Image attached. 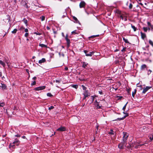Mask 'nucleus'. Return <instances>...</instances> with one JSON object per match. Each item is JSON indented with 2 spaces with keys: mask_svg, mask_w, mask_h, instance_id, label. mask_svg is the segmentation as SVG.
Listing matches in <instances>:
<instances>
[{
  "mask_svg": "<svg viewBox=\"0 0 153 153\" xmlns=\"http://www.w3.org/2000/svg\"><path fill=\"white\" fill-rule=\"evenodd\" d=\"M34 34H36V35H40L42 34V33H37L36 32H35L34 33Z\"/></svg>",
  "mask_w": 153,
  "mask_h": 153,
  "instance_id": "de8ad7c7",
  "label": "nucleus"
},
{
  "mask_svg": "<svg viewBox=\"0 0 153 153\" xmlns=\"http://www.w3.org/2000/svg\"><path fill=\"white\" fill-rule=\"evenodd\" d=\"M82 63L83 64L82 67L85 68L87 65H88V64L85 62H83Z\"/></svg>",
  "mask_w": 153,
  "mask_h": 153,
  "instance_id": "f3484780",
  "label": "nucleus"
},
{
  "mask_svg": "<svg viewBox=\"0 0 153 153\" xmlns=\"http://www.w3.org/2000/svg\"><path fill=\"white\" fill-rule=\"evenodd\" d=\"M79 33V31L77 30H75L71 32V34L75 35L76 34H78Z\"/></svg>",
  "mask_w": 153,
  "mask_h": 153,
  "instance_id": "2eb2a0df",
  "label": "nucleus"
},
{
  "mask_svg": "<svg viewBox=\"0 0 153 153\" xmlns=\"http://www.w3.org/2000/svg\"><path fill=\"white\" fill-rule=\"evenodd\" d=\"M140 33L141 34V37L142 39H144L146 37V34L145 33H143L142 32H141Z\"/></svg>",
  "mask_w": 153,
  "mask_h": 153,
  "instance_id": "4468645a",
  "label": "nucleus"
},
{
  "mask_svg": "<svg viewBox=\"0 0 153 153\" xmlns=\"http://www.w3.org/2000/svg\"><path fill=\"white\" fill-rule=\"evenodd\" d=\"M86 5V3L84 1H82L79 4V6L80 8L84 7Z\"/></svg>",
  "mask_w": 153,
  "mask_h": 153,
  "instance_id": "f8f14e48",
  "label": "nucleus"
},
{
  "mask_svg": "<svg viewBox=\"0 0 153 153\" xmlns=\"http://www.w3.org/2000/svg\"><path fill=\"white\" fill-rule=\"evenodd\" d=\"M25 31L26 33H27L28 31V30L27 28L25 29Z\"/></svg>",
  "mask_w": 153,
  "mask_h": 153,
  "instance_id": "69168bd1",
  "label": "nucleus"
},
{
  "mask_svg": "<svg viewBox=\"0 0 153 153\" xmlns=\"http://www.w3.org/2000/svg\"><path fill=\"white\" fill-rule=\"evenodd\" d=\"M57 131H63L66 130V128L65 127L61 126L57 129Z\"/></svg>",
  "mask_w": 153,
  "mask_h": 153,
  "instance_id": "9d476101",
  "label": "nucleus"
},
{
  "mask_svg": "<svg viewBox=\"0 0 153 153\" xmlns=\"http://www.w3.org/2000/svg\"><path fill=\"white\" fill-rule=\"evenodd\" d=\"M25 29V27H23V26H22L20 28H19V30H22L23 29Z\"/></svg>",
  "mask_w": 153,
  "mask_h": 153,
  "instance_id": "6e6d98bb",
  "label": "nucleus"
},
{
  "mask_svg": "<svg viewBox=\"0 0 153 153\" xmlns=\"http://www.w3.org/2000/svg\"><path fill=\"white\" fill-rule=\"evenodd\" d=\"M117 97L118 98V100H121L123 98V97L122 96H117Z\"/></svg>",
  "mask_w": 153,
  "mask_h": 153,
  "instance_id": "13d9d810",
  "label": "nucleus"
},
{
  "mask_svg": "<svg viewBox=\"0 0 153 153\" xmlns=\"http://www.w3.org/2000/svg\"><path fill=\"white\" fill-rule=\"evenodd\" d=\"M152 72V71L150 69H149L148 70V74L149 75Z\"/></svg>",
  "mask_w": 153,
  "mask_h": 153,
  "instance_id": "bf43d9fd",
  "label": "nucleus"
},
{
  "mask_svg": "<svg viewBox=\"0 0 153 153\" xmlns=\"http://www.w3.org/2000/svg\"><path fill=\"white\" fill-rule=\"evenodd\" d=\"M126 47H124L123 49L121 50V52H124V51H126Z\"/></svg>",
  "mask_w": 153,
  "mask_h": 153,
  "instance_id": "09e8293b",
  "label": "nucleus"
},
{
  "mask_svg": "<svg viewBox=\"0 0 153 153\" xmlns=\"http://www.w3.org/2000/svg\"><path fill=\"white\" fill-rule=\"evenodd\" d=\"M110 131L111 132H109L108 134H111V135H114V133L113 132V130L112 129H111L110 130Z\"/></svg>",
  "mask_w": 153,
  "mask_h": 153,
  "instance_id": "c03bdc74",
  "label": "nucleus"
},
{
  "mask_svg": "<svg viewBox=\"0 0 153 153\" xmlns=\"http://www.w3.org/2000/svg\"><path fill=\"white\" fill-rule=\"evenodd\" d=\"M133 7V5L131 3H130L129 4V8L130 9H131Z\"/></svg>",
  "mask_w": 153,
  "mask_h": 153,
  "instance_id": "79ce46f5",
  "label": "nucleus"
},
{
  "mask_svg": "<svg viewBox=\"0 0 153 153\" xmlns=\"http://www.w3.org/2000/svg\"><path fill=\"white\" fill-rule=\"evenodd\" d=\"M17 29H14L12 31V33H16L17 31Z\"/></svg>",
  "mask_w": 153,
  "mask_h": 153,
  "instance_id": "c9c22d12",
  "label": "nucleus"
},
{
  "mask_svg": "<svg viewBox=\"0 0 153 153\" xmlns=\"http://www.w3.org/2000/svg\"><path fill=\"white\" fill-rule=\"evenodd\" d=\"M36 81H34L31 84V86L34 85H36Z\"/></svg>",
  "mask_w": 153,
  "mask_h": 153,
  "instance_id": "a18cd8bd",
  "label": "nucleus"
},
{
  "mask_svg": "<svg viewBox=\"0 0 153 153\" xmlns=\"http://www.w3.org/2000/svg\"><path fill=\"white\" fill-rule=\"evenodd\" d=\"M84 97L83 98V100H85L87 97L89 96L90 95V94L89 93L88 90H86L85 91L84 93H83Z\"/></svg>",
  "mask_w": 153,
  "mask_h": 153,
  "instance_id": "39448f33",
  "label": "nucleus"
},
{
  "mask_svg": "<svg viewBox=\"0 0 153 153\" xmlns=\"http://www.w3.org/2000/svg\"><path fill=\"white\" fill-rule=\"evenodd\" d=\"M5 105V104L4 102H0V106L3 107Z\"/></svg>",
  "mask_w": 153,
  "mask_h": 153,
  "instance_id": "37998d69",
  "label": "nucleus"
},
{
  "mask_svg": "<svg viewBox=\"0 0 153 153\" xmlns=\"http://www.w3.org/2000/svg\"><path fill=\"white\" fill-rule=\"evenodd\" d=\"M149 139L151 140H153V134L149 137Z\"/></svg>",
  "mask_w": 153,
  "mask_h": 153,
  "instance_id": "4d7b16f0",
  "label": "nucleus"
},
{
  "mask_svg": "<svg viewBox=\"0 0 153 153\" xmlns=\"http://www.w3.org/2000/svg\"><path fill=\"white\" fill-rule=\"evenodd\" d=\"M29 36V33H26L25 34V37H27Z\"/></svg>",
  "mask_w": 153,
  "mask_h": 153,
  "instance_id": "864d4df0",
  "label": "nucleus"
},
{
  "mask_svg": "<svg viewBox=\"0 0 153 153\" xmlns=\"http://www.w3.org/2000/svg\"><path fill=\"white\" fill-rule=\"evenodd\" d=\"M126 142H125L124 141H123L122 142L119 143L118 145V147L120 149H124V146H126Z\"/></svg>",
  "mask_w": 153,
  "mask_h": 153,
  "instance_id": "7ed1b4c3",
  "label": "nucleus"
},
{
  "mask_svg": "<svg viewBox=\"0 0 153 153\" xmlns=\"http://www.w3.org/2000/svg\"><path fill=\"white\" fill-rule=\"evenodd\" d=\"M124 119L123 117L122 118H118L117 119L114 120H113V121H117V120H123Z\"/></svg>",
  "mask_w": 153,
  "mask_h": 153,
  "instance_id": "c85d7f7f",
  "label": "nucleus"
},
{
  "mask_svg": "<svg viewBox=\"0 0 153 153\" xmlns=\"http://www.w3.org/2000/svg\"><path fill=\"white\" fill-rule=\"evenodd\" d=\"M26 71L28 73V75H29V77L28 78H29V77H30V74L29 73V70L28 69H26Z\"/></svg>",
  "mask_w": 153,
  "mask_h": 153,
  "instance_id": "5fc2aeb1",
  "label": "nucleus"
},
{
  "mask_svg": "<svg viewBox=\"0 0 153 153\" xmlns=\"http://www.w3.org/2000/svg\"><path fill=\"white\" fill-rule=\"evenodd\" d=\"M95 37V35L91 36L89 37L88 38V39H91V38L93 39V38H94Z\"/></svg>",
  "mask_w": 153,
  "mask_h": 153,
  "instance_id": "8fccbe9b",
  "label": "nucleus"
},
{
  "mask_svg": "<svg viewBox=\"0 0 153 153\" xmlns=\"http://www.w3.org/2000/svg\"><path fill=\"white\" fill-rule=\"evenodd\" d=\"M40 18L41 19L42 21H43L45 20V17L44 16H42L40 17Z\"/></svg>",
  "mask_w": 153,
  "mask_h": 153,
  "instance_id": "a19ab883",
  "label": "nucleus"
},
{
  "mask_svg": "<svg viewBox=\"0 0 153 153\" xmlns=\"http://www.w3.org/2000/svg\"><path fill=\"white\" fill-rule=\"evenodd\" d=\"M4 21L6 22H8L10 20V16L8 15H6V16L5 17V19H4Z\"/></svg>",
  "mask_w": 153,
  "mask_h": 153,
  "instance_id": "1a4fd4ad",
  "label": "nucleus"
},
{
  "mask_svg": "<svg viewBox=\"0 0 153 153\" xmlns=\"http://www.w3.org/2000/svg\"><path fill=\"white\" fill-rule=\"evenodd\" d=\"M73 19L74 20H75L76 23H78L79 22V21L77 19V18L75 16H73Z\"/></svg>",
  "mask_w": 153,
  "mask_h": 153,
  "instance_id": "bb28decb",
  "label": "nucleus"
},
{
  "mask_svg": "<svg viewBox=\"0 0 153 153\" xmlns=\"http://www.w3.org/2000/svg\"><path fill=\"white\" fill-rule=\"evenodd\" d=\"M0 87L2 88L3 90H5L7 89L6 85L2 82H0Z\"/></svg>",
  "mask_w": 153,
  "mask_h": 153,
  "instance_id": "6e6552de",
  "label": "nucleus"
},
{
  "mask_svg": "<svg viewBox=\"0 0 153 153\" xmlns=\"http://www.w3.org/2000/svg\"><path fill=\"white\" fill-rule=\"evenodd\" d=\"M147 68V65L145 64H143L142 65L140 68V69L141 70H144L145 68Z\"/></svg>",
  "mask_w": 153,
  "mask_h": 153,
  "instance_id": "ddd939ff",
  "label": "nucleus"
},
{
  "mask_svg": "<svg viewBox=\"0 0 153 153\" xmlns=\"http://www.w3.org/2000/svg\"><path fill=\"white\" fill-rule=\"evenodd\" d=\"M22 3L24 4V6L26 8H28V6L27 4V3L25 1H22Z\"/></svg>",
  "mask_w": 153,
  "mask_h": 153,
  "instance_id": "aec40b11",
  "label": "nucleus"
},
{
  "mask_svg": "<svg viewBox=\"0 0 153 153\" xmlns=\"http://www.w3.org/2000/svg\"><path fill=\"white\" fill-rule=\"evenodd\" d=\"M137 92V90L136 89H134V91L132 92V96L134 98L135 94H136Z\"/></svg>",
  "mask_w": 153,
  "mask_h": 153,
  "instance_id": "412c9836",
  "label": "nucleus"
},
{
  "mask_svg": "<svg viewBox=\"0 0 153 153\" xmlns=\"http://www.w3.org/2000/svg\"><path fill=\"white\" fill-rule=\"evenodd\" d=\"M21 136V135L19 134H16L15 135V137H20Z\"/></svg>",
  "mask_w": 153,
  "mask_h": 153,
  "instance_id": "338daca9",
  "label": "nucleus"
},
{
  "mask_svg": "<svg viewBox=\"0 0 153 153\" xmlns=\"http://www.w3.org/2000/svg\"><path fill=\"white\" fill-rule=\"evenodd\" d=\"M116 13H117V14H119L120 15H121V11L119 10H117L116 11Z\"/></svg>",
  "mask_w": 153,
  "mask_h": 153,
  "instance_id": "e433bc0d",
  "label": "nucleus"
},
{
  "mask_svg": "<svg viewBox=\"0 0 153 153\" xmlns=\"http://www.w3.org/2000/svg\"><path fill=\"white\" fill-rule=\"evenodd\" d=\"M100 22L98 20L96 19L94 21V24L95 25H98V23H99Z\"/></svg>",
  "mask_w": 153,
  "mask_h": 153,
  "instance_id": "393cba45",
  "label": "nucleus"
},
{
  "mask_svg": "<svg viewBox=\"0 0 153 153\" xmlns=\"http://www.w3.org/2000/svg\"><path fill=\"white\" fill-rule=\"evenodd\" d=\"M131 28L133 29L134 31L135 32L137 30V28L136 27L132 25V24H131Z\"/></svg>",
  "mask_w": 153,
  "mask_h": 153,
  "instance_id": "a211bd4d",
  "label": "nucleus"
},
{
  "mask_svg": "<svg viewBox=\"0 0 153 153\" xmlns=\"http://www.w3.org/2000/svg\"><path fill=\"white\" fill-rule=\"evenodd\" d=\"M84 53L85 54V55L87 56H91L94 54L95 53L94 51H89L87 50H85L84 51Z\"/></svg>",
  "mask_w": 153,
  "mask_h": 153,
  "instance_id": "f03ea898",
  "label": "nucleus"
},
{
  "mask_svg": "<svg viewBox=\"0 0 153 153\" xmlns=\"http://www.w3.org/2000/svg\"><path fill=\"white\" fill-rule=\"evenodd\" d=\"M98 92L99 94H100L102 95L103 94V92L102 90H101L100 91H99Z\"/></svg>",
  "mask_w": 153,
  "mask_h": 153,
  "instance_id": "052dcab7",
  "label": "nucleus"
},
{
  "mask_svg": "<svg viewBox=\"0 0 153 153\" xmlns=\"http://www.w3.org/2000/svg\"><path fill=\"white\" fill-rule=\"evenodd\" d=\"M0 64L2 65L4 68L5 67L6 65L5 63L1 60H0Z\"/></svg>",
  "mask_w": 153,
  "mask_h": 153,
  "instance_id": "6ab92c4d",
  "label": "nucleus"
},
{
  "mask_svg": "<svg viewBox=\"0 0 153 153\" xmlns=\"http://www.w3.org/2000/svg\"><path fill=\"white\" fill-rule=\"evenodd\" d=\"M47 96L49 97H52L53 96V95L51 94L50 93H48L47 94Z\"/></svg>",
  "mask_w": 153,
  "mask_h": 153,
  "instance_id": "4c0bfd02",
  "label": "nucleus"
},
{
  "mask_svg": "<svg viewBox=\"0 0 153 153\" xmlns=\"http://www.w3.org/2000/svg\"><path fill=\"white\" fill-rule=\"evenodd\" d=\"M22 21L27 26V20L25 18L22 20Z\"/></svg>",
  "mask_w": 153,
  "mask_h": 153,
  "instance_id": "4be33fe9",
  "label": "nucleus"
},
{
  "mask_svg": "<svg viewBox=\"0 0 153 153\" xmlns=\"http://www.w3.org/2000/svg\"><path fill=\"white\" fill-rule=\"evenodd\" d=\"M54 108V107L53 106H51L50 107H49L48 109L49 110H51L53 109Z\"/></svg>",
  "mask_w": 153,
  "mask_h": 153,
  "instance_id": "49530a36",
  "label": "nucleus"
},
{
  "mask_svg": "<svg viewBox=\"0 0 153 153\" xmlns=\"http://www.w3.org/2000/svg\"><path fill=\"white\" fill-rule=\"evenodd\" d=\"M129 115L128 113H127L123 117V118L124 119L125 118H126V117H128V116Z\"/></svg>",
  "mask_w": 153,
  "mask_h": 153,
  "instance_id": "603ef678",
  "label": "nucleus"
},
{
  "mask_svg": "<svg viewBox=\"0 0 153 153\" xmlns=\"http://www.w3.org/2000/svg\"><path fill=\"white\" fill-rule=\"evenodd\" d=\"M123 40L126 43H129L130 44V43H129L127 39H125L124 37H123Z\"/></svg>",
  "mask_w": 153,
  "mask_h": 153,
  "instance_id": "b1692460",
  "label": "nucleus"
},
{
  "mask_svg": "<svg viewBox=\"0 0 153 153\" xmlns=\"http://www.w3.org/2000/svg\"><path fill=\"white\" fill-rule=\"evenodd\" d=\"M152 87V86H146V88L143 89L142 93L144 94H145L147 91L151 88Z\"/></svg>",
  "mask_w": 153,
  "mask_h": 153,
  "instance_id": "9b49d317",
  "label": "nucleus"
},
{
  "mask_svg": "<svg viewBox=\"0 0 153 153\" xmlns=\"http://www.w3.org/2000/svg\"><path fill=\"white\" fill-rule=\"evenodd\" d=\"M39 46L41 47L42 48L45 47L47 48V45L42 44H39Z\"/></svg>",
  "mask_w": 153,
  "mask_h": 153,
  "instance_id": "5701e85b",
  "label": "nucleus"
},
{
  "mask_svg": "<svg viewBox=\"0 0 153 153\" xmlns=\"http://www.w3.org/2000/svg\"><path fill=\"white\" fill-rule=\"evenodd\" d=\"M6 64H7V65L8 66V67L9 68H10V64L9 63V62H7V63H6Z\"/></svg>",
  "mask_w": 153,
  "mask_h": 153,
  "instance_id": "0e129e2a",
  "label": "nucleus"
},
{
  "mask_svg": "<svg viewBox=\"0 0 153 153\" xmlns=\"http://www.w3.org/2000/svg\"><path fill=\"white\" fill-rule=\"evenodd\" d=\"M131 90V88H130L129 89H128L127 88V91L128 92V94L129 95H131V93L130 91Z\"/></svg>",
  "mask_w": 153,
  "mask_h": 153,
  "instance_id": "a878e982",
  "label": "nucleus"
},
{
  "mask_svg": "<svg viewBox=\"0 0 153 153\" xmlns=\"http://www.w3.org/2000/svg\"><path fill=\"white\" fill-rule=\"evenodd\" d=\"M139 85V83L137 84V86L138 87H142V85Z\"/></svg>",
  "mask_w": 153,
  "mask_h": 153,
  "instance_id": "774afa93",
  "label": "nucleus"
},
{
  "mask_svg": "<svg viewBox=\"0 0 153 153\" xmlns=\"http://www.w3.org/2000/svg\"><path fill=\"white\" fill-rule=\"evenodd\" d=\"M143 29L145 32H147L148 30L147 27H143Z\"/></svg>",
  "mask_w": 153,
  "mask_h": 153,
  "instance_id": "473e14b6",
  "label": "nucleus"
},
{
  "mask_svg": "<svg viewBox=\"0 0 153 153\" xmlns=\"http://www.w3.org/2000/svg\"><path fill=\"white\" fill-rule=\"evenodd\" d=\"M95 105L97 106V108H101V107H102V106H100L98 103H97V104H95Z\"/></svg>",
  "mask_w": 153,
  "mask_h": 153,
  "instance_id": "cd10ccee",
  "label": "nucleus"
},
{
  "mask_svg": "<svg viewBox=\"0 0 153 153\" xmlns=\"http://www.w3.org/2000/svg\"><path fill=\"white\" fill-rule=\"evenodd\" d=\"M59 55L60 56H62L63 57L64 56V55L63 53H62L61 54L60 53H59Z\"/></svg>",
  "mask_w": 153,
  "mask_h": 153,
  "instance_id": "680f3d73",
  "label": "nucleus"
},
{
  "mask_svg": "<svg viewBox=\"0 0 153 153\" xmlns=\"http://www.w3.org/2000/svg\"><path fill=\"white\" fill-rule=\"evenodd\" d=\"M65 39L67 42V47L68 48L70 46V40L68 38V35L67 34L65 37Z\"/></svg>",
  "mask_w": 153,
  "mask_h": 153,
  "instance_id": "0eeeda50",
  "label": "nucleus"
},
{
  "mask_svg": "<svg viewBox=\"0 0 153 153\" xmlns=\"http://www.w3.org/2000/svg\"><path fill=\"white\" fill-rule=\"evenodd\" d=\"M46 86H39L38 87L35 88L34 90L35 91H39L44 89L45 88Z\"/></svg>",
  "mask_w": 153,
  "mask_h": 153,
  "instance_id": "423d86ee",
  "label": "nucleus"
},
{
  "mask_svg": "<svg viewBox=\"0 0 153 153\" xmlns=\"http://www.w3.org/2000/svg\"><path fill=\"white\" fill-rule=\"evenodd\" d=\"M123 141L127 142L128 138V135L127 133L126 132H123Z\"/></svg>",
  "mask_w": 153,
  "mask_h": 153,
  "instance_id": "20e7f679",
  "label": "nucleus"
},
{
  "mask_svg": "<svg viewBox=\"0 0 153 153\" xmlns=\"http://www.w3.org/2000/svg\"><path fill=\"white\" fill-rule=\"evenodd\" d=\"M128 102H127L126 104L124 105V106H123V111H125V110L126 109V105H127V104H128Z\"/></svg>",
  "mask_w": 153,
  "mask_h": 153,
  "instance_id": "ea45409f",
  "label": "nucleus"
},
{
  "mask_svg": "<svg viewBox=\"0 0 153 153\" xmlns=\"http://www.w3.org/2000/svg\"><path fill=\"white\" fill-rule=\"evenodd\" d=\"M4 61L6 63H7V62H9L8 58H5L4 59Z\"/></svg>",
  "mask_w": 153,
  "mask_h": 153,
  "instance_id": "7c9ffc66",
  "label": "nucleus"
},
{
  "mask_svg": "<svg viewBox=\"0 0 153 153\" xmlns=\"http://www.w3.org/2000/svg\"><path fill=\"white\" fill-rule=\"evenodd\" d=\"M71 87L76 89H77L78 88V86L77 85H71Z\"/></svg>",
  "mask_w": 153,
  "mask_h": 153,
  "instance_id": "2f4dec72",
  "label": "nucleus"
},
{
  "mask_svg": "<svg viewBox=\"0 0 153 153\" xmlns=\"http://www.w3.org/2000/svg\"><path fill=\"white\" fill-rule=\"evenodd\" d=\"M118 16L119 17H120L122 19V20H124V16L123 15H120Z\"/></svg>",
  "mask_w": 153,
  "mask_h": 153,
  "instance_id": "72a5a7b5",
  "label": "nucleus"
},
{
  "mask_svg": "<svg viewBox=\"0 0 153 153\" xmlns=\"http://www.w3.org/2000/svg\"><path fill=\"white\" fill-rule=\"evenodd\" d=\"M143 144H141V145H137V146H135V149H137L138 148V146H140V147L141 146H142V145H143Z\"/></svg>",
  "mask_w": 153,
  "mask_h": 153,
  "instance_id": "3c124183",
  "label": "nucleus"
},
{
  "mask_svg": "<svg viewBox=\"0 0 153 153\" xmlns=\"http://www.w3.org/2000/svg\"><path fill=\"white\" fill-rule=\"evenodd\" d=\"M147 23L148 25L149 26H151V24L150 22H147Z\"/></svg>",
  "mask_w": 153,
  "mask_h": 153,
  "instance_id": "e2e57ef3",
  "label": "nucleus"
},
{
  "mask_svg": "<svg viewBox=\"0 0 153 153\" xmlns=\"http://www.w3.org/2000/svg\"><path fill=\"white\" fill-rule=\"evenodd\" d=\"M20 142L18 139L16 138L15 139L14 141L12 143L10 144V146H11L12 147H13L15 145L18 146Z\"/></svg>",
  "mask_w": 153,
  "mask_h": 153,
  "instance_id": "f257e3e1",
  "label": "nucleus"
},
{
  "mask_svg": "<svg viewBox=\"0 0 153 153\" xmlns=\"http://www.w3.org/2000/svg\"><path fill=\"white\" fill-rule=\"evenodd\" d=\"M91 97H92V101L91 103H92L94 100V98H95V97H96L97 96L96 95H94V96H91Z\"/></svg>",
  "mask_w": 153,
  "mask_h": 153,
  "instance_id": "f704fd0d",
  "label": "nucleus"
},
{
  "mask_svg": "<svg viewBox=\"0 0 153 153\" xmlns=\"http://www.w3.org/2000/svg\"><path fill=\"white\" fill-rule=\"evenodd\" d=\"M149 43L153 47V42L151 40H149Z\"/></svg>",
  "mask_w": 153,
  "mask_h": 153,
  "instance_id": "c756f323",
  "label": "nucleus"
},
{
  "mask_svg": "<svg viewBox=\"0 0 153 153\" xmlns=\"http://www.w3.org/2000/svg\"><path fill=\"white\" fill-rule=\"evenodd\" d=\"M82 89H83V90H85V91H86V90H87L86 89H87V88L84 85H82Z\"/></svg>",
  "mask_w": 153,
  "mask_h": 153,
  "instance_id": "58836bf2",
  "label": "nucleus"
},
{
  "mask_svg": "<svg viewBox=\"0 0 153 153\" xmlns=\"http://www.w3.org/2000/svg\"><path fill=\"white\" fill-rule=\"evenodd\" d=\"M46 61V59L45 58H43L41 60L39 61V64H41L42 63H44Z\"/></svg>",
  "mask_w": 153,
  "mask_h": 153,
  "instance_id": "dca6fc26",
  "label": "nucleus"
}]
</instances>
